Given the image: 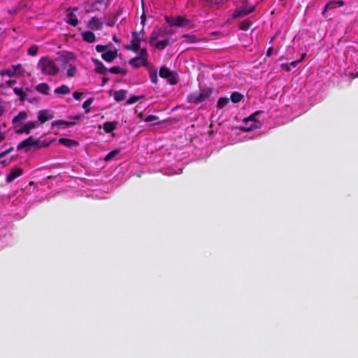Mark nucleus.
Segmentation results:
<instances>
[{"mask_svg": "<svg viewBox=\"0 0 358 358\" xmlns=\"http://www.w3.org/2000/svg\"><path fill=\"white\" fill-rule=\"evenodd\" d=\"M20 67H21V64L13 65V66H11V69H12V70H15V73H17V70H18L19 69H20Z\"/></svg>", "mask_w": 358, "mask_h": 358, "instance_id": "13d9d810", "label": "nucleus"}, {"mask_svg": "<svg viewBox=\"0 0 358 358\" xmlns=\"http://www.w3.org/2000/svg\"><path fill=\"white\" fill-rule=\"evenodd\" d=\"M92 61L96 66L95 71L97 73L101 75L106 74L108 69L103 65V64L100 60H99L98 59L92 58Z\"/></svg>", "mask_w": 358, "mask_h": 358, "instance_id": "f8f14e48", "label": "nucleus"}, {"mask_svg": "<svg viewBox=\"0 0 358 358\" xmlns=\"http://www.w3.org/2000/svg\"><path fill=\"white\" fill-rule=\"evenodd\" d=\"M141 18V23L143 24V25H144L145 22V20H146V17H145V15L144 13H143Z\"/></svg>", "mask_w": 358, "mask_h": 358, "instance_id": "e2e57ef3", "label": "nucleus"}, {"mask_svg": "<svg viewBox=\"0 0 358 358\" xmlns=\"http://www.w3.org/2000/svg\"><path fill=\"white\" fill-rule=\"evenodd\" d=\"M299 63H301V60H295V61H293L289 65L293 66V67H296Z\"/></svg>", "mask_w": 358, "mask_h": 358, "instance_id": "6e6d98bb", "label": "nucleus"}, {"mask_svg": "<svg viewBox=\"0 0 358 358\" xmlns=\"http://www.w3.org/2000/svg\"><path fill=\"white\" fill-rule=\"evenodd\" d=\"M38 66L40 68L42 73L48 76H55L59 69L55 62L48 58H42L39 60Z\"/></svg>", "mask_w": 358, "mask_h": 358, "instance_id": "f03ea898", "label": "nucleus"}, {"mask_svg": "<svg viewBox=\"0 0 358 358\" xmlns=\"http://www.w3.org/2000/svg\"><path fill=\"white\" fill-rule=\"evenodd\" d=\"M82 96V93L79 92H74L73 94V96L76 100H80Z\"/></svg>", "mask_w": 358, "mask_h": 358, "instance_id": "8fccbe9b", "label": "nucleus"}, {"mask_svg": "<svg viewBox=\"0 0 358 358\" xmlns=\"http://www.w3.org/2000/svg\"><path fill=\"white\" fill-rule=\"evenodd\" d=\"M116 20H114V19L111 17H109L108 22L106 23V25L108 27H113L115 25Z\"/></svg>", "mask_w": 358, "mask_h": 358, "instance_id": "09e8293b", "label": "nucleus"}, {"mask_svg": "<svg viewBox=\"0 0 358 358\" xmlns=\"http://www.w3.org/2000/svg\"><path fill=\"white\" fill-rule=\"evenodd\" d=\"M141 57H135L129 61V64L134 68L137 69L141 66Z\"/></svg>", "mask_w": 358, "mask_h": 358, "instance_id": "c85d7f7f", "label": "nucleus"}, {"mask_svg": "<svg viewBox=\"0 0 358 358\" xmlns=\"http://www.w3.org/2000/svg\"><path fill=\"white\" fill-rule=\"evenodd\" d=\"M162 30L159 28H155L150 37V43L154 45V42L162 36Z\"/></svg>", "mask_w": 358, "mask_h": 358, "instance_id": "5701e85b", "label": "nucleus"}, {"mask_svg": "<svg viewBox=\"0 0 358 358\" xmlns=\"http://www.w3.org/2000/svg\"><path fill=\"white\" fill-rule=\"evenodd\" d=\"M27 114L25 111H20L16 116H15L12 120L13 124L20 122V121L26 120Z\"/></svg>", "mask_w": 358, "mask_h": 358, "instance_id": "393cba45", "label": "nucleus"}, {"mask_svg": "<svg viewBox=\"0 0 358 358\" xmlns=\"http://www.w3.org/2000/svg\"><path fill=\"white\" fill-rule=\"evenodd\" d=\"M10 163V161H8V160H3L1 162V164L3 166H6L7 165H8Z\"/></svg>", "mask_w": 358, "mask_h": 358, "instance_id": "0e129e2a", "label": "nucleus"}, {"mask_svg": "<svg viewBox=\"0 0 358 358\" xmlns=\"http://www.w3.org/2000/svg\"><path fill=\"white\" fill-rule=\"evenodd\" d=\"M182 15H178L176 17L165 16L164 19L167 24L171 27H182Z\"/></svg>", "mask_w": 358, "mask_h": 358, "instance_id": "6e6552de", "label": "nucleus"}, {"mask_svg": "<svg viewBox=\"0 0 358 358\" xmlns=\"http://www.w3.org/2000/svg\"><path fill=\"white\" fill-rule=\"evenodd\" d=\"M336 3L338 6H343L344 5V1H336Z\"/></svg>", "mask_w": 358, "mask_h": 358, "instance_id": "69168bd1", "label": "nucleus"}, {"mask_svg": "<svg viewBox=\"0 0 358 358\" xmlns=\"http://www.w3.org/2000/svg\"><path fill=\"white\" fill-rule=\"evenodd\" d=\"M186 29H190L194 27V24L192 20L187 18L185 16H182V27Z\"/></svg>", "mask_w": 358, "mask_h": 358, "instance_id": "cd10ccee", "label": "nucleus"}, {"mask_svg": "<svg viewBox=\"0 0 358 358\" xmlns=\"http://www.w3.org/2000/svg\"><path fill=\"white\" fill-rule=\"evenodd\" d=\"M159 117L156 115H148L145 119V121L146 122H153V125H155V124H157L159 122H156L157 120H158Z\"/></svg>", "mask_w": 358, "mask_h": 358, "instance_id": "ea45409f", "label": "nucleus"}, {"mask_svg": "<svg viewBox=\"0 0 358 358\" xmlns=\"http://www.w3.org/2000/svg\"><path fill=\"white\" fill-rule=\"evenodd\" d=\"M229 101V99L226 97H221L218 99L217 103V107L218 108H224Z\"/></svg>", "mask_w": 358, "mask_h": 358, "instance_id": "72a5a7b5", "label": "nucleus"}, {"mask_svg": "<svg viewBox=\"0 0 358 358\" xmlns=\"http://www.w3.org/2000/svg\"><path fill=\"white\" fill-rule=\"evenodd\" d=\"M118 122H106L103 124V129L106 134L111 133L117 128Z\"/></svg>", "mask_w": 358, "mask_h": 358, "instance_id": "dca6fc26", "label": "nucleus"}, {"mask_svg": "<svg viewBox=\"0 0 358 358\" xmlns=\"http://www.w3.org/2000/svg\"><path fill=\"white\" fill-rule=\"evenodd\" d=\"M120 153V151L117 150H112L111 152H110L109 153H108L105 158H104V160L105 161H110L114 157H115L117 155H118Z\"/></svg>", "mask_w": 358, "mask_h": 358, "instance_id": "4c0bfd02", "label": "nucleus"}, {"mask_svg": "<svg viewBox=\"0 0 358 358\" xmlns=\"http://www.w3.org/2000/svg\"><path fill=\"white\" fill-rule=\"evenodd\" d=\"M49 145H50V143H47V142H45V141H43L41 143V142H40V143H39V144H38V145H36V147H37L38 148H43V147L45 148V147H48V146H49Z\"/></svg>", "mask_w": 358, "mask_h": 358, "instance_id": "3c124183", "label": "nucleus"}, {"mask_svg": "<svg viewBox=\"0 0 358 358\" xmlns=\"http://www.w3.org/2000/svg\"><path fill=\"white\" fill-rule=\"evenodd\" d=\"M144 98V96H136V95H134L132 96H131L129 99H128L126 101L127 104H133L134 103H136V101H138V100H141V99Z\"/></svg>", "mask_w": 358, "mask_h": 358, "instance_id": "c9c22d12", "label": "nucleus"}, {"mask_svg": "<svg viewBox=\"0 0 358 358\" xmlns=\"http://www.w3.org/2000/svg\"><path fill=\"white\" fill-rule=\"evenodd\" d=\"M140 47H141L140 39H139V38H136L132 39V41H131V43L125 45L124 48L127 50L137 52L140 50Z\"/></svg>", "mask_w": 358, "mask_h": 358, "instance_id": "ddd939ff", "label": "nucleus"}, {"mask_svg": "<svg viewBox=\"0 0 358 358\" xmlns=\"http://www.w3.org/2000/svg\"><path fill=\"white\" fill-rule=\"evenodd\" d=\"M139 51V55L138 57H141V59H145L146 57H148V53L146 48H140Z\"/></svg>", "mask_w": 358, "mask_h": 358, "instance_id": "79ce46f5", "label": "nucleus"}, {"mask_svg": "<svg viewBox=\"0 0 358 358\" xmlns=\"http://www.w3.org/2000/svg\"><path fill=\"white\" fill-rule=\"evenodd\" d=\"M69 118L71 119V120H78L80 119V115H76V116L70 117Z\"/></svg>", "mask_w": 358, "mask_h": 358, "instance_id": "338daca9", "label": "nucleus"}, {"mask_svg": "<svg viewBox=\"0 0 358 358\" xmlns=\"http://www.w3.org/2000/svg\"><path fill=\"white\" fill-rule=\"evenodd\" d=\"M94 99L93 97L89 98L83 103V108L85 109V113L87 114L90 111V106L93 103Z\"/></svg>", "mask_w": 358, "mask_h": 358, "instance_id": "473e14b6", "label": "nucleus"}, {"mask_svg": "<svg viewBox=\"0 0 358 358\" xmlns=\"http://www.w3.org/2000/svg\"><path fill=\"white\" fill-rule=\"evenodd\" d=\"M23 173V169L20 167L13 169L10 173L6 176V181L8 183L12 182L17 178L21 176Z\"/></svg>", "mask_w": 358, "mask_h": 358, "instance_id": "1a4fd4ad", "label": "nucleus"}, {"mask_svg": "<svg viewBox=\"0 0 358 358\" xmlns=\"http://www.w3.org/2000/svg\"><path fill=\"white\" fill-rule=\"evenodd\" d=\"M54 117L53 113H50L47 110H42L38 112V120L41 123H45V122L52 120Z\"/></svg>", "mask_w": 358, "mask_h": 358, "instance_id": "9b49d317", "label": "nucleus"}, {"mask_svg": "<svg viewBox=\"0 0 358 358\" xmlns=\"http://www.w3.org/2000/svg\"><path fill=\"white\" fill-rule=\"evenodd\" d=\"M170 44V39L166 38L163 41H159L157 42L154 45L155 48L159 50H164L165 48H166Z\"/></svg>", "mask_w": 358, "mask_h": 358, "instance_id": "bb28decb", "label": "nucleus"}, {"mask_svg": "<svg viewBox=\"0 0 358 358\" xmlns=\"http://www.w3.org/2000/svg\"><path fill=\"white\" fill-rule=\"evenodd\" d=\"M77 10L78 8H69L66 16V22L73 27H76L79 24V21L75 14V11Z\"/></svg>", "mask_w": 358, "mask_h": 358, "instance_id": "423d86ee", "label": "nucleus"}, {"mask_svg": "<svg viewBox=\"0 0 358 358\" xmlns=\"http://www.w3.org/2000/svg\"><path fill=\"white\" fill-rule=\"evenodd\" d=\"M236 8L234 11L233 17H243L255 11L256 6L252 5L248 0H239L236 2Z\"/></svg>", "mask_w": 358, "mask_h": 358, "instance_id": "f257e3e1", "label": "nucleus"}, {"mask_svg": "<svg viewBox=\"0 0 358 358\" xmlns=\"http://www.w3.org/2000/svg\"><path fill=\"white\" fill-rule=\"evenodd\" d=\"M36 90L43 94H48L50 87L47 83H41L36 86Z\"/></svg>", "mask_w": 358, "mask_h": 358, "instance_id": "4be33fe9", "label": "nucleus"}, {"mask_svg": "<svg viewBox=\"0 0 358 358\" xmlns=\"http://www.w3.org/2000/svg\"><path fill=\"white\" fill-rule=\"evenodd\" d=\"M141 66L145 67H148L149 66V62H148V57L141 59Z\"/></svg>", "mask_w": 358, "mask_h": 358, "instance_id": "603ef678", "label": "nucleus"}, {"mask_svg": "<svg viewBox=\"0 0 358 358\" xmlns=\"http://www.w3.org/2000/svg\"><path fill=\"white\" fill-rule=\"evenodd\" d=\"M84 41L87 43H94L96 41L95 35L90 31H86L81 34Z\"/></svg>", "mask_w": 358, "mask_h": 358, "instance_id": "6ab92c4d", "label": "nucleus"}, {"mask_svg": "<svg viewBox=\"0 0 358 358\" xmlns=\"http://www.w3.org/2000/svg\"><path fill=\"white\" fill-rule=\"evenodd\" d=\"M108 71L114 74H122L123 76L126 75L127 71L118 66H113L110 68Z\"/></svg>", "mask_w": 358, "mask_h": 358, "instance_id": "2f4dec72", "label": "nucleus"}, {"mask_svg": "<svg viewBox=\"0 0 358 358\" xmlns=\"http://www.w3.org/2000/svg\"><path fill=\"white\" fill-rule=\"evenodd\" d=\"M54 92L57 94L66 95L69 94L70 89L66 85H62L55 89Z\"/></svg>", "mask_w": 358, "mask_h": 358, "instance_id": "b1692460", "label": "nucleus"}, {"mask_svg": "<svg viewBox=\"0 0 358 358\" xmlns=\"http://www.w3.org/2000/svg\"><path fill=\"white\" fill-rule=\"evenodd\" d=\"M149 73H150V81L153 84H157V82H158V77H157V70H154V71L150 70Z\"/></svg>", "mask_w": 358, "mask_h": 358, "instance_id": "f704fd0d", "label": "nucleus"}, {"mask_svg": "<svg viewBox=\"0 0 358 358\" xmlns=\"http://www.w3.org/2000/svg\"><path fill=\"white\" fill-rule=\"evenodd\" d=\"M13 150V147H10V148L4 150V152H6V155L9 154L10 152H11Z\"/></svg>", "mask_w": 358, "mask_h": 358, "instance_id": "774afa93", "label": "nucleus"}, {"mask_svg": "<svg viewBox=\"0 0 358 358\" xmlns=\"http://www.w3.org/2000/svg\"><path fill=\"white\" fill-rule=\"evenodd\" d=\"M122 13V8H120L115 13L112 15V17L114 19V20H117L118 17Z\"/></svg>", "mask_w": 358, "mask_h": 358, "instance_id": "c03bdc74", "label": "nucleus"}, {"mask_svg": "<svg viewBox=\"0 0 358 358\" xmlns=\"http://www.w3.org/2000/svg\"><path fill=\"white\" fill-rule=\"evenodd\" d=\"M159 74L161 78L166 79L170 85H176L178 82L177 74L166 67L162 66Z\"/></svg>", "mask_w": 358, "mask_h": 358, "instance_id": "20e7f679", "label": "nucleus"}, {"mask_svg": "<svg viewBox=\"0 0 358 358\" xmlns=\"http://www.w3.org/2000/svg\"><path fill=\"white\" fill-rule=\"evenodd\" d=\"M40 140L38 138H34L33 136H29L27 138L20 142L16 149L20 150L24 148L26 151L29 150L31 147H36L38 145Z\"/></svg>", "mask_w": 358, "mask_h": 358, "instance_id": "39448f33", "label": "nucleus"}, {"mask_svg": "<svg viewBox=\"0 0 358 358\" xmlns=\"http://www.w3.org/2000/svg\"><path fill=\"white\" fill-rule=\"evenodd\" d=\"M103 23L99 21V20L93 17L88 23V27L92 30H101L102 29Z\"/></svg>", "mask_w": 358, "mask_h": 358, "instance_id": "f3484780", "label": "nucleus"}, {"mask_svg": "<svg viewBox=\"0 0 358 358\" xmlns=\"http://www.w3.org/2000/svg\"><path fill=\"white\" fill-rule=\"evenodd\" d=\"M131 36H132L133 39L136 38H139V34H138V33L136 31H132L131 32Z\"/></svg>", "mask_w": 358, "mask_h": 358, "instance_id": "052dcab7", "label": "nucleus"}, {"mask_svg": "<svg viewBox=\"0 0 358 358\" xmlns=\"http://www.w3.org/2000/svg\"><path fill=\"white\" fill-rule=\"evenodd\" d=\"M59 143L64 145L66 148H72L78 145V142L69 138H61L59 139Z\"/></svg>", "mask_w": 358, "mask_h": 358, "instance_id": "a211bd4d", "label": "nucleus"}, {"mask_svg": "<svg viewBox=\"0 0 358 358\" xmlns=\"http://www.w3.org/2000/svg\"><path fill=\"white\" fill-rule=\"evenodd\" d=\"M6 138V135L4 133L0 131V143Z\"/></svg>", "mask_w": 358, "mask_h": 358, "instance_id": "680f3d73", "label": "nucleus"}, {"mask_svg": "<svg viewBox=\"0 0 358 358\" xmlns=\"http://www.w3.org/2000/svg\"><path fill=\"white\" fill-rule=\"evenodd\" d=\"M212 94V90L209 87L201 88L199 93L191 94L188 96V102L199 104L205 101Z\"/></svg>", "mask_w": 358, "mask_h": 358, "instance_id": "7ed1b4c3", "label": "nucleus"}, {"mask_svg": "<svg viewBox=\"0 0 358 358\" xmlns=\"http://www.w3.org/2000/svg\"><path fill=\"white\" fill-rule=\"evenodd\" d=\"M117 55V50H107L101 54V58L107 62H112L116 58Z\"/></svg>", "mask_w": 358, "mask_h": 358, "instance_id": "2eb2a0df", "label": "nucleus"}, {"mask_svg": "<svg viewBox=\"0 0 358 358\" xmlns=\"http://www.w3.org/2000/svg\"><path fill=\"white\" fill-rule=\"evenodd\" d=\"M38 125L37 122H28L23 124V126L15 130L17 134H29L31 130L35 129Z\"/></svg>", "mask_w": 358, "mask_h": 358, "instance_id": "0eeeda50", "label": "nucleus"}, {"mask_svg": "<svg viewBox=\"0 0 358 358\" xmlns=\"http://www.w3.org/2000/svg\"><path fill=\"white\" fill-rule=\"evenodd\" d=\"M227 1L228 0H203V6L205 8H217Z\"/></svg>", "mask_w": 358, "mask_h": 358, "instance_id": "9d476101", "label": "nucleus"}, {"mask_svg": "<svg viewBox=\"0 0 358 358\" xmlns=\"http://www.w3.org/2000/svg\"><path fill=\"white\" fill-rule=\"evenodd\" d=\"M15 83H16V80H9L6 81V85L9 87H12Z\"/></svg>", "mask_w": 358, "mask_h": 358, "instance_id": "864d4df0", "label": "nucleus"}, {"mask_svg": "<svg viewBox=\"0 0 358 358\" xmlns=\"http://www.w3.org/2000/svg\"><path fill=\"white\" fill-rule=\"evenodd\" d=\"M38 51V47L36 45H32L27 50V53L31 56H35Z\"/></svg>", "mask_w": 358, "mask_h": 358, "instance_id": "58836bf2", "label": "nucleus"}, {"mask_svg": "<svg viewBox=\"0 0 358 358\" xmlns=\"http://www.w3.org/2000/svg\"><path fill=\"white\" fill-rule=\"evenodd\" d=\"M127 91L125 90H120L114 93V99L117 101H122L126 99Z\"/></svg>", "mask_w": 358, "mask_h": 358, "instance_id": "412c9836", "label": "nucleus"}, {"mask_svg": "<svg viewBox=\"0 0 358 358\" xmlns=\"http://www.w3.org/2000/svg\"><path fill=\"white\" fill-rule=\"evenodd\" d=\"M76 67L72 64L69 65V68L67 69V76L69 78H72L76 75Z\"/></svg>", "mask_w": 358, "mask_h": 358, "instance_id": "e433bc0d", "label": "nucleus"}, {"mask_svg": "<svg viewBox=\"0 0 358 358\" xmlns=\"http://www.w3.org/2000/svg\"><path fill=\"white\" fill-rule=\"evenodd\" d=\"M75 124H76V123L74 122L66 121V120H55L51 123L52 128L62 126L63 129H66V128H68L69 127H72Z\"/></svg>", "mask_w": 358, "mask_h": 358, "instance_id": "4468645a", "label": "nucleus"}, {"mask_svg": "<svg viewBox=\"0 0 358 358\" xmlns=\"http://www.w3.org/2000/svg\"><path fill=\"white\" fill-rule=\"evenodd\" d=\"M104 0H95V1L92 3V7H94L96 4H102L103 3Z\"/></svg>", "mask_w": 358, "mask_h": 358, "instance_id": "bf43d9fd", "label": "nucleus"}, {"mask_svg": "<svg viewBox=\"0 0 358 358\" xmlns=\"http://www.w3.org/2000/svg\"><path fill=\"white\" fill-rule=\"evenodd\" d=\"M273 48L272 47H270L268 48L267 51H266V57H271L272 53H273Z\"/></svg>", "mask_w": 358, "mask_h": 358, "instance_id": "5fc2aeb1", "label": "nucleus"}, {"mask_svg": "<svg viewBox=\"0 0 358 358\" xmlns=\"http://www.w3.org/2000/svg\"><path fill=\"white\" fill-rule=\"evenodd\" d=\"M107 48V45H97L96 46V50L99 52H102L105 51Z\"/></svg>", "mask_w": 358, "mask_h": 358, "instance_id": "49530a36", "label": "nucleus"}, {"mask_svg": "<svg viewBox=\"0 0 358 358\" xmlns=\"http://www.w3.org/2000/svg\"><path fill=\"white\" fill-rule=\"evenodd\" d=\"M109 79L110 78L108 77H106V76L103 77L101 85L102 86L105 85L108 82Z\"/></svg>", "mask_w": 358, "mask_h": 358, "instance_id": "4d7b16f0", "label": "nucleus"}, {"mask_svg": "<svg viewBox=\"0 0 358 358\" xmlns=\"http://www.w3.org/2000/svg\"><path fill=\"white\" fill-rule=\"evenodd\" d=\"M255 117H256L255 116V115L251 114L249 117H245L244 119V122H247L248 121H252V122H255V124H256L257 122H258V121L256 120Z\"/></svg>", "mask_w": 358, "mask_h": 358, "instance_id": "a18cd8bd", "label": "nucleus"}, {"mask_svg": "<svg viewBox=\"0 0 358 358\" xmlns=\"http://www.w3.org/2000/svg\"><path fill=\"white\" fill-rule=\"evenodd\" d=\"M0 74L2 76L6 75L9 77H13L15 75V70H12L10 69H5L0 71Z\"/></svg>", "mask_w": 358, "mask_h": 358, "instance_id": "a19ab883", "label": "nucleus"}, {"mask_svg": "<svg viewBox=\"0 0 358 358\" xmlns=\"http://www.w3.org/2000/svg\"><path fill=\"white\" fill-rule=\"evenodd\" d=\"M337 6L336 1H329L326 4V10H331Z\"/></svg>", "mask_w": 358, "mask_h": 358, "instance_id": "37998d69", "label": "nucleus"}, {"mask_svg": "<svg viewBox=\"0 0 358 358\" xmlns=\"http://www.w3.org/2000/svg\"><path fill=\"white\" fill-rule=\"evenodd\" d=\"M14 93L19 96V99L21 101H24L26 99L27 97V93L23 90L22 88L20 87H14L13 88Z\"/></svg>", "mask_w": 358, "mask_h": 358, "instance_id": "a878e982", "label": "nucleus"}, {"mask_svg": "<svg viewBox=\"0 0 358 358\" xmlns=\"http://www.w3.org/2000/svg\"><path fill=\"white\" fill-rule=\"evenodd\" d=\"M182 38L187 43H196L201 41V38L194 34H185L182 36Z\"/></svg>", "mask_w": 358, "mask_h": 358, "instance_id": "aec40b11", "label": "nucleus"}, {"mask_svg": "<svg viewBox=\"0 0 358 358\" xmlns=\"http://www.w3.org/2000/svg\"><path fill=\"white\" fill-rule=\"evenodd\" d=\"M280 67L282 70L285 71L286 72L290 71L289 64H280Z\"/></svg>", "mask_w": 358, "mask_h": 358, "instance_id": "de8ad7c7", "label": "nucleus"}, {"mask_svg": "<svg viewBox=\"0 0 358 358\" xmlns=\"http://www.w3.org/2000/svg\"><path fill=\"white\" fill-rule=\"evenodd\" d=\"M252 25V22L250 20H245L239 24V29L242 31H248Z\"/></svg>", "mask_w": 358, "mask_h": 358, "instance_id": "7c9ffc66", "label": "nucleus"}, {"mask_svg": "<svg viewBox=\"0 0 358 358\" xmlns=\"http://www.w3.org/2000/svg\"><path fill=\"white\" fill-rule=\"evenodd\" d=\"M243 95L236 92H233L230 96L231 101L235 103L240 102L243 99Z\"/></svg>", "mask_w": 358, "mask_h": 358, "instance_id": "c756f323", "label": "nucleus"}]
</instances>
